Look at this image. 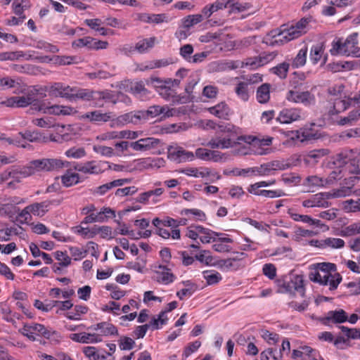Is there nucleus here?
<instances>
[{
	"label": "nucleus",
	"mask_w": 360,
	"mask_h": 360,
	"mask_svg": "<svg viewBox=\"0 0 360 360\" xmlns=\"http://www.w3.org/2000/svg\"><path fill=\"white\" fill-rule=\"evenodd\" d=\"M309 278L321 285L328 286L330 290L337 289L342 281V276L337 266L330 262H319L309 266Z\"/></svg>",
	"instance_id": "f257e3e1"
},
{
	"label": "nucleus",
	"mask_w": 360,
	"mask_h": 360,
	"mask_svg": "<svg viewBox=\"0 0 360 360\" xmlns=\"http://www.w3.org/2000/svg\"><path fill=\"white\" fill-rule=\"evenodd\" d=\"M219 132L221 135H217L212 138L207 146L211 148L228 149L233 148L238 143V134L240 133L239 128L231 124H226L225 125L219 126Z\"/></svg>",
	"instance_id": "f03ea898"
},
{
	"label": "nucleus",
	"mask_w": 360,
	"mask_h": 360,
	"mask_svg": "<svg viewBox=\"0 0 360 360\" xmlns=\"http://www.w3.org/2000/svg\"><path fill=\"white\" fill-rule=\"evenodd\" d=\"M311 20V17L303 18L290 27L284 28L279 32H275L272 35L274 40L270 42V44L272 45L283 44L301 37L307 32L309 23Z\"/></svg>",
	"instance_id": "7ed1b4c3"
},
{
	"label": "nucleus",
	"mask_w": 360,
	"mask_h": 360,
	"mask_svg": "<svg viewBox=\"0 0 360 360\" xmlns=\"http://www.w3.org/2000/svg\"><path fill=\"white\" fill-rule=\"evenodd\" d=\"M64 167V162L56 158H44L35 160L30 162L25 167L21 168L16 173L20 174L22 176H29L40 172H51Z\"/></svg>",
	"instance_id": "20e7f679"
},
{
	"label": "nucleus",
	"mask_w": 360,
	"mask_h": 360,
	"mask_svg": "<svg viewBox=\"0 0 360 360\" xmlns=\"http://www.w3.org/2000/svg\"><path fill=\"white\" fill-rule=\"evenodd\" d=\"M357 44L358 34L354 32L349 35L344 41L341 39H334L330 52L332 55H345L360 58V48Z\"/></svg>",
	"instance_id": "39448f33"
},
{
	"label": "nucleus",
	"mask_w": 360,
	"mask_h": 360,
	"mask_svg": "<svg viewBox=\"0 0 360 360\" xmlns=\"http://www.w3.org/2000/svg\"><path fill=\"white\" fill-rule=\"evenodd\" d=\"M238 143L247 142L251 144L252 155H264L270 153L268 147L272 144L273 138L271 136L261 137L252 135H241L238 136Z\"/></svg>",
	"instance_id": "423d86ee"
},
{
	"label": "nucleus",
	"mask_w": 360,
	"mask_h": 360,
	"mask_svg": "<svg viewBox=\"0 0 360 360\" xmlns=\"http://www.w3.org/2000/svg\"><path fill=\"white\" fill-rule=\"evenodd\" d=\"M70 101H76L77 100H82L89 101L91 100H108L110 98V94L108 91H93L86 89L72 88Z\"/></svg>",
	"instance_id": "0eeeda50"
},
{
	"label": "nucleus",
	"mask_w": 360,
	"mask_h": 360,
	"mask_svg": "<svg viewBox=\"0 0 360 360\" xmlns=\"http://www.w3.org/2000/svg\"><path fill=\"white\" fill-rule=\"evenodd\" d=\"M111 165L110 162L106 161H96L91 160L76 166L75 169L84 174H100L103 173L107 169H110Z\"/></svg>",
	"instance_id": "6e6552de"
},
{
	"label": "nucleus",
	"mask_w": 360,
	"mask_h": 360,
	"mask_svg": "<svg viewBox=\"0 0 360 360\" xmlns=\"http://www.w3.org/2000/svg\"><path fill=\"white\" fill-rule=\"evenodd\" d=\"M285 98L289 102L301 103L304 105L314 104L315 101L314 96L308 91H300L291 89L287 92Z\"/></svg>",
	"instance_id": "1a4fd4ad"
},
{
	"label": "nucleus",
	"mask_w": 360,
	"mask_h": 360,
	"mask_svg": "<svg viewBox=\"0 0 360 360\" xmlns=\"http://www.w3.org/2000/svg\"><path fill=\"white\" fill-rule=\"evenodd\" d=\"M194 155L197 158L206 162H223L227 160L226 154L205 148L196 149Z\"/></svg>",
	"instance_id": "9d476101"
},
{
	"label": "nucleus",
	"mask_w": 360,
	"mask_h": 360,
	"mask_svg": "<svg viewBox=\"0 0 360 360\" xmlns=\"http://www.w3.org/2000/svg\"><path fill=\"white\" fill-rule=\"evenodd\" d=\"M167 152L168 158L178 162L192 161L195 158L193 153L186 150L182 147L178 146H169Z\"/></svg>",
	"instance_id": "9b49d317"
},
{
	"label": "nucleus",
	"mask_w": 360,
	"mask_h": 360,
	"mask_svg": "<svg viewBox=\"0 0 360 360\" xmlns=\"http://www.w3.org/2000/svg\"><path fill=\"white\" fill-rule=\"evenodd\" d=\"M23 335L27 337L32 341L36 340V336L49 338L50 332L44 326L39 323L25 324L22 328Z\"/></svg>",
	"instance_id": "f8f14e48"
},
{
	"label": "nucleus",
	"mask_w": 360,
	"mask_h": 360,
	"mask_svg": "<svg viewBox=\"0 0 360 360\" xmlns=\"http://www.w3.org/2000/svg\"><path fill=\"white\" fill-rule=\"evenodd\" d=\"M160 115H164L165 117L173 115L172 110L167 106L152 105L147 110L139 111V116L142 117V120L154 118Z\"/></svg>",
	"instance_id": "ddd939ff"
},
{
	"label": "nucleus",
	"mask_w": 360,
	"mask_h": 360,
	"mask_svg": "<svg viewBox=\"0 0 360 360\" xmlns=\"http://www.w3.org/2000/svg\"><path fill=\"white\" fill-rule=\"evenodd\" d=\"M304 114L298 108L283 109L279 113L276 120L282 124H290L302 120Z\"/></svg>",
	"instance_id": "4468645a"
},
{
	"label": "nucleus",
	"mask_w": 360,
	"mask_h": 360,
	"mask_svg": "<svg viewBox=\"0 0 360 360\" xmlns=\"http://www.w3.org/2000/svg\"><path fill=\"white\" fill-rule=\"evenodd\" d=\"M160 143L158 139L147 137L130 143V147L135 151L143 152L157 148Z\"/></svg>",
	"instance_id": "2eb2a0df"
},
{
	"label": "nucleus",
	"mask_w": 360,
	"mask_h": 360,
	"mask_svg": "<svg viewBox=\"0 0 360 360\" xmlns=\"http://www.w3.org/2000/svg\"><path fill=\"white\" fill-rule=\"evenodd\" d=\"M81 119L88 120L95 124H102L112 122L113 114L111 112H103L101 110H94L82 115Z\"/></svg>",
	"instance_id": "dca6fc26"
},
{
	"label": "nucleus",
	"mask_w": 360,
	"mask_h": 360,
	"mask_svg": "<svg viewBox=\"0 0 360 360\" xmlns=\"http://www.w3.org/2000/svg\"><path fill=\"white\" fill-rule=\"evenodd\" d=\"M329 195L327 192L319 193L312 195L309 199L302 202V206L304 207H328L330 206L328 202Z\"/></svg>",
	"instance_id": "f3484780"
},
{
	"label": "nucleus",
	"mask_w": 360,
	"mask_h": 360,
	"mask_svg": "<svg viewBox=\"0 0 360 360\" xmlns=\"http://www.w3.org/2000/svg\"><path fill=\"white\" fill-rule=\"evenodd\" d=\"M287 135L290 136L292 139H297L301 142L315 140L321 137V134L318 131H315L311 128H304L299 131H289Z\"/></svg>",
	"instance_id": "a211bd4d"
},
{
	"label": "nucleus",
	"mask_w": 360,
	"mask_h": 360,
	"mask_svg": "<svg viewBox=\"0 0 360 360\" xmlns=\"http://www.w3.org/2000/svg\"><path fill=\"white\" fill-rule=\"evenodd\" d=\"M46 91L50 96L53 97L65 98L70 100L72 87L62 83L57 82L46 86Z\"/></svg>",
	"instance_id": "6ab92c4d"
},
{
	"label": "nucleus",
	"mask_w": 360,
	"mask_h": 360,
	"mask_svg": "<svg viewBox=\"0 0 360 360\" xmlns=\"http://www.w3.org/2000/svg\"><path fill=\"white\" fill-rule=\"evenodd\" d=\"M276 54L274 53H263L258 57L246 58L244 61V66L250 67V69H256L263 66L272 60Z\"/></svg>",
	"instance_id": "aec40b11"
},
{
	"label": "nucleus",
	"mask_w": 360,
	"mask_h": 360,
	"mask_svg": "<svg viewBox=\"0 0 360 360\" xmlns=\"http://www.w3.org/2000/svg\"><path fill=\"white\" fill-rule=\"evenodd\" d=\"M60 202V200H49L41 202H34L30 205L34 216L42 217L49 212L51 205H58Z\"/></svg>",
	"instance_id": "412c9836"
},
{
	"label": "nucleus",
	"mask_w": 360,
	"mask_h": 360,
	"mask_svg": "<svg viewBox=\"0 0 360 360\" xmlns=\"http://www.w3.org/2000/svg\"><path fill=\"white\" fill-rule=\"evenodd\" d=\"M142 120V117L139 116V111L136 112H128L122 115L115 119L112 120L110 127L111 128L120 127L128 123H136L138 120Z\"/></svg>",
	"instance_id": "4be33fe9"
},
{
	"label": "nucleus",
	"mask_w": 360,
	"mask_h": 360,
	"mask_svg": "<svg viewBox=\"0 0 360 360\" xmlns=\"http://www.w3.org/2000/svg\"><path fill=\"white\" fill-rule=\"evenodd\" d=\"M69 338L74 342L83 344L98 343L102 341V338L96 333H71Z\"/></svg>",
	"instance_id": "5701e85b"
},
{
	"label": "nucleus",
	"mask_w": 360,
	"mask_h": 360,
	"mask_svg": "<svg viewBox=\"0 0 360 360\" xmlns=\"http://www.w3.org/2000/svg\"><path fill=\"white\" fill-rule=\"evenodd\" d=\"M219 236H217L212 243V248L218 252H229L231 250V247L229 243L233 242V240L226 237L225 234L219 233Z\"/></svg>",
	"instance_id": "b1692460"
},
{
	"label": "nucleus",
	"mask_w": 360,
	"mask_h": 360,
	"mask_svg": "<svg viewBox=\"0 0 360 360\" xmlns=\"http://www.w3.org/2000/svg\"><path fill=\"white\" fill-rule=\"evenodd\" d=\"M285 292H295L300 294L301 297L304 296L305 290L304 288V280L302 276L296 275L293 276L290 282L283 285Z\"/></svg>",
	"instance_id": "393cba45"
},
{
	"label": "nucleus",
	"mask_w": 360,
	"mask_h": 360,
	"mask_svg": "<svg viewBox=\"0 0 360 360\" xmlns=\"http://www.w3.org/2000/svg\"><path fill=\"white\" fill-rule=\"evenodd\" d=\"M324 48L321 43H318L313 45L310 49L309 60L313 65H316L319 63L325 64L326 62V56H323Z\"/></svg>",
	"instance_id": "a878e982"
},
{
	"label": "nucleus",
	"mask_w": 360,
	"mask_h": 360,
	"mask_svg": "<svg viewBox=\"0 0 360 360\" xmlns=\"http://www.w3.org/2000/svg\"><path fill=\"white\" fill-rule=\"evenodd\" d=\"M285 169L286 165L276 160L262 165L259 167L257 168V172L260 175H271L274 171L284 170Z\"/></svg>",
	"instance_id": "bb28decb"
},
{
	"label": "nucleus",
	"mask_w": 360,
	"mask_h": 360,
	"mask_svg": "<svg viewBox=\"0 0 360 360\" xmlns=\"http://www.w3.org/2000/svg\"><path fill=\"white\" fill-rule=\"evenodd\" d=\"M342 158H338L335 164L338 165V167L333 169L328 176L326 179L327 184H332L337 180L341 179L347 172V170L345 169V164L342 163Z\"/></svg>",
	"instance_id": "cd10ccee"
},
{
	"label": "nucleus",
	"mask_w": 360,
	"mask_h": 360,
	"mask_svg": "<svg viewBox=\"0 0 360 360\" xmlns=\"http://www.w3.org/2000/svg\"><path fill=\"white\" fill-rule=\"evenodd\" d=\"M89 329L98 331L96 333L100 335V338H102V336H108L117 333L116 328L112 324L107 322L97 323L89 327Z\"/></svg>",
	"instance_id": "c85d7f7f"
},
{
	"label": "nucleus",
	"mask_w": 360,
	"mask_h": 360,
	"mask_svg": "<svg viewBox=\"0 0 360 360\" xmlns=\"http://www.w3.org/2000/svg\"><path fill=\"white\" fill-rule=\"evenodd\" d=\"M356 179V177H350L349 181L350 182L348 183L347 186H343L340 188L333 190L328 193V195H329V199L332 198H343L347 195H349L352 192V188L354 185V181Z\"/></svg>",
	"instance_id": "c756f323"
},
{
	"label": "nucleus",
	"mask_w": 360,
	"mask_h": 360,
	"mask_svg": "<svg viewBox=\"0 0 360 360\" xmlns=\"http://www.w3.org/2000/svg\"><path fill=\"white\" fill-rule=\"evenodd\" d=\"M352 101H354V102L356 103V102L354 100V97L353 98H349L345 96L343 98H335L333 102V109L330 110V112L331 114H338L345 111L351 105Z\"/></svg>",
	"instance_id": "7c9ffc66"
},
{
	"label": "nucleus",
	"mask_w": 360,
	"mask_h": 360,
	"mask_svg": "<svg viewBox=\"0 0 360 360\" xmlns=\"http://www.w3.org/2000/svg\"><path fill=\"white\" fill-rule=\"evenodd\" d=\"M360 122V108L351 110L347 116L341 117L338 121L340 125L352 126Z\"/></svg>",
	"instance_id": "2f4dec72"
},
{
	"label": "nucleus",
	"mask_w": 360,
	"mask_h": 360,
	"mask_svg": "<svg viewBox=\"0 0 360 360\" xmlns=\"http://www.w3.org/2000/svg\"><path fill=\"white\" fill-rule=\"evenodd\" d=\"M342 163L345 164V169L347 170L348 173L360 174V153L350 160L344 158Z\"/></svg>",
	"instance_id": "473e14b6"
},
{
	"label": "nucleus",
	"mask_w": 360,
	"mask_h": 360,
	"mask_svg": "<svg viewBox=\"0 0 360 360\" xmlns=\"http://www.w3.org/2000/svg\"><path fill=\"white\" fill-rule=\"evenodd\" d=\"M156 272L158 274V281L163 284L172 283L175 279V276L170 272V270L165 266L159 265Z\"/></svg>",
	"instance_id": "72a5a7b5"
},
{
	"label": "nucleus",
	"mask_w": 360,
	"mask_h": 360,
	"mask_svg": "<svg viewBox=\"0 0 360 360\" xmlns=\"http://www.w3.org/2000/svg\"><path fill=\"white\" fill-rule=\"evenodd\" d=\"M208 111L212 115L222 119H226L230 114V109L224 102H221L215 106L209 108Z\"/></svg>",
	"instance_id": "f704fd0d"
},
{
	"label": "nucleus",
	"mask_w": 360,
	"mask_h": 360,
	"mask_svg": "<svg viewBox=\"0 0 360 360\" xmlns=\"http://www.w3.org/2000/svg\"><path fill=\"white\" fill-rule=\"evenodd\" d=\"M225 8L226 6L224 4V0H217L214 3L205 6L202 9V15L205 18H208L212 13Z\"/></svg>",
	"instance_id": "c9c22d12"
},
{
	"label": "nucleus",
	"mask_w": 360,
	"mask_h": 360,
	"mask_svg": "<svg viewBox=\"0 0 360 360\" xmlns=\"http://www.w3.org/2000/svg\"><path fill=\"white\" fill-rule=\"evenodd\" d=\"M308 49L307 46L302 47L295 57L292 59L291 65L293 68H299L306 64Z\"/></svg>",
	"instance_id": "e433bc0d"
},
{
	"label": "nucleus",
	"mask_w": 360,
	"mask_h": 360,
	"mask_svg": "<svg viewBox=\"0 0 360 360\" xmlns=\"http://www.w3.org/2000/svg\"><path fill=\"white\" fill-rule=\"evenodd\" d=\"M27 60H29L31 57V55L27 54L22 51H6L0 53V61H6V60H18L21 58H24L25 56Z\"/></svg>",
	"instance_id": "4c0bfd02"
},
{
	"label": "nucleus",
	"mask_w": 360,
	"mask_h": 360,
	"mask_svg": "<svg viewBox=\"0 0 360 360\" xmlns=\"http://www.w3.org/2000/svg\"><path fill=\"white\" fill-rule=\"evenodd\" d=\"M250 83L248 81L239 82L236 87L235 92L238 97L243 101H247L250 97V90L248 89Z\"/></svg>",
	"instance_id": "58836bf2"
},
{
	"label": "nucleus",
	"mask_w": 360,
	"mask_h": 360,
	"mask_svg": "<svg viewBox=\"0 0 360 360\" xmlns=\"http://www.w3.org/2000/svg\"><path fill=\"white\" fill-rule=\"evenodd\" d=\"M199 238L202 243H212L217 236H219V233L214 232L209 229L200 226L198 229Z\"/></svg>",
	"instance_id": "ea45409f"
},
{
	"label": "nucleus",
	"mask_w": 360,
	"mask_h": 360,
	"mask_svg": "<svg viewBox=\"0 0 360 360\" xmlns=\"http://www.w3.org/2000/svg\"><path fill=\"white\" fill-rule=\"evenodd\" d=\"M75 233L81 236L85 239L93 238L96 236V225L91 227H84L82 226H77L73 228Z\"/></svg>",
	"instance_id": "a19ab883"
},
{
	"label": "nucleus",
	"mask_w": 360,
	"mask_h": 360,
	"mask_svg": "<svg viewBox=\"0 0 360 360\" xmlns=\"http://www.w3.org/2000/svg\"><path fill=\"white\" fill-rule=\"evenodd\" d=\"M203 278L206 281L209 285H214L219 283L222 276L221 274L214 270H207L202 272Z\"/></svg>",
	"instance_id": "79ce46f5"
},
{
	"label": "nucleus",
	"mask_w": 360,
	"mask_h": 360,
	"mask_svg": "<svg viewBox=\"0 0 360 360\" xmlns=\"http://www.w3.org/2000/svg\"><path fill=\"white\" fill-rule=\"evenodd\" d=\"M156 42L155 37L143 39L136 43L135 49L141 53L147 52L150 49L154 46Z\"/></svg>",
	"instance_id": "37998d69"
},
{
	"label": "nucleus",
	"mask_w": 360,
	"mask_h": 360,
	"mask_svg": "<svg viewBox=\"0 0 360 360\" xmlns=\"http://www.w3.org/2000/svg\"><path fill=\"white\" fill-rule=\"evenodd\" d=\"M270 98V85L263 84L257 91V99L261 103H266Z\"/></svg>",
	"instance_id": "c03bdc74"
},
{
	"label": "nucleus",
	"mask_w": 360,
	"mask_h": 360,
	"mask_svg": "<svg viewBox=\"0 0 360 360\" xmlns=\"http://www.w3.org/2000/svg\"><path fill=\"white\" fill-rule=\"evenodd\" d=\"M345 246V241L341 238H326L323 240L322 247L323 249L331 248L339 249Z\"/></svg>",
	"instance_id": "a18cd8bd"
},
{
	"label": "nucleus",
	"mask_w": 360,
	"mask_h": 360,
	"mask_svg": "<svg viewBox=\"0 0 360 360\" xmlns=\"http://www.w3.org/2000/svg\"><path fill=\"white\" fill-rule=\"evenodd\" d=\"M203 20L202 14L189 15L181 20L184 27L189 29L191 27L200 23Z\"/></svg>",
	"instance_id": "49530a36"
},
{
	"label": "nucleus",
	"mask_w": 360,
	"mask_h": 360,
	"mask_svg": "<svg viewBox=\"0 0 360 360\" xmlns=\"http://www.w3.org/2000/svg\"><path fill=\"white\" fill-rule=\"evenodd\" d=\"M326 319L334 323H343L347 320L346 312L342 310L330 311L328 313Z\"/></svg>",
	"instance_id": "de8ad7c7"
},
{
	"label": "nucleus",
	"mask_w": 360,
	"mask_h": 360,
	"mask_svg": "<svg viewBox=\"0 0 360 360\" xmlns=\"http://www.w3.org/2000/svg\"><path fill=\"white\" fill-rule=\"evenodd\" d=\"M20 84V79L11 77H4L0 78V91H5L11 88L16 87Z\"/></svg>",
	"instance_id": "09e8293b"
},
{
	"label": "nucleus",
	"mask_w": 360,
	"mask_h": 360,
	"mask_svg": "<svg viewBox=\"0 0 360 360\" xmlns=\"http://www.w3.org/2000/svg\"><path fill=\"white\" fill-rule=\"evenodd\" d=\"M97 235L105 240L112 239L115 236L112 228L109 226L96 225V236Z\"/></svg>",
	"instance_id": "8fccbe9b"
},
{
	"label": "nucleus",
	"mask_w": 360,
	"mask_h": 360,
	"mask_svg": "<svg viewBox=\"0 0 360 360\" xmlns=\"http://www.w3.org/2000/svg\"><path fill=\"white\" fill-rule=\"evenodd\" d=\"M342 209L346 212H356L360 211V199L347 200L342 203Z\"/></svg>",
	"instance_id": "3c124183"
},
{
	"label": "nucleus",
	"mask_w": 360,
	"mask_h": 360,
	"mask_svg": "<svg viewBox=\"0 0 360 360\" xmlns=\"http://www.w3.org/2000/svg\"><path fill=\"white\" fill-rule=\"evenodd\" d=\"M181 215H192L191 219L197 221H205L206 219L205 214L198 209H184L181 212Z\"/></svg>",
	"instance_id": "603ef678"
},
{
	"label": "nucleus",
	"mask_w": 360,
	"mask_h": 360,
	"mask_svg": "<svg viewBox=\"0 0 360 360\" xmlns=\"http://www.w3.org/2000/svg\"><path fill=\"white\" fill-rule=\"evenodd\" d=\"M15 98L17 108L27 107L35 101L34 95L31 94H28L22 96H15Z\"/></svg>",
	"instance_id": "864d4df0"
},
{
	"label": "nucleus",
	"mask_w": 360,
	"mask_h": 360,
	"mask_svg": "<svg viewBox=\"0 0 360 360\" xmlns=\"http://www.w3.org/2000/svg\"><path fill=\"white\" fill-rule=\"evenodd\" d=\"M186 288L181 289L176 292V296L180 299L183 300L185 297H190L195 290V286L194 284L187 281L184 283Z\"/></svg>",
	"instance_id": "5fc2aeb1"
},
{
	"label": "nucleus",
	"mask_w": 360,
	"mask_h": 360,
	"mask_svg": "<svg viewBox=\"0 0 360 360\" xmlns=\"http://www.w3.org/2000/svg\"><path fill=\"white\" fill-rule=\"evenodd\" d=\"M88 308L86 306L77 305L74 309V311L68 312L65 316L71 320H79L81 316L87 312Z\"/></svg>",
	"instance_id": "6e6d98bb"
},
{
	"label": "nucleus",
	"mask_w": 360,
	"mask_h": 360,
	"mask_svg": "<svg viewBox=\"0 0 360 360\" xmlns=\"http://www.w3.org/2000/svg\"><path fill=\"white\" fill-rule=\"evenodd\" d=\"M79 174L75 172H67L62 176V183L67 187L75 185L79 183Z\"/></svg>",
	"instance_id": "4d7b16f0"
},
{
	"label": "nucleus",
	"mask_w": 360,
	"mask_h": 360,
	"mask_svg": "<svg viewBox=\"0 0 360 360\" xmlns=\"http://www.w3.org/2000/svg\"><path fill=\"white\" fill-rule=\"evenodd\" d=\"M167 321V317L165 315V311H161L158 317L153 318L148 325L153 330H156L160 328L161 326L166 324Z\"/></svg>",
	"instance_id": "13d9d810"
},
{
	"label": "nucleus",
	"mask_w": 360,
	"mask_h": 360,
	"mask_svg": "<svg viewBox=\"0 0 360 360\" xmlns=\"http://www.w3.org/2000/svg\"><path fill=\"white\" fill-rule=\"evenodd\" d=\"M38 110L41 111L44 114L60 115H61V105H53L47 106L44 103L41 104L39 106Z\"/></svg>",
	"instance_id": "bf43d9fd"
},
{
	"label": "nucleus",
	"mask_w": 360,
	"mask_h": 360,
	"mask_svg": "<svg viewBox=\"0 0 360 360\" xmlns=\"http://www.w3.org/2000/svg\"><path fill=\"white\" fill-rule=\"evenodd\" d=\"M234 148V154L238 155H252L251 144L241 141L240 144H236Z\"/></svg>",
	"instance_id": "052dcab7"
},
{
	"label": "nucleus",
	"mask_w": 360,
	"mask_h": 360,
	"mask_svg": "<svg viewBox=\"0 0 360 360\" xmlns=\"http://www.w3.org/2000/svg\"><path fill=\"white\" fill-rule=\"evenodd\" d=\"M289 63L286 62L281 63L278 64L277 66L271 68V72L278 75L280 78L284 79L286 77L288 70H289Z\"/></svg>",
	"instance_id": "680f3d73"
},
{
	"label": "nucleus",
	"mask_w": 360,
	"mask_h": 360,
	"mask_svg": "<svg viewBox=\"0 0 360 360\" xmlns=\"http://www.w3.org/2000/svg\"><path fill=\"white\" fill-rule=\"evenodd\" d=\"M304 185L307 186H324L327 185V182L326 179L317 176H310L306 178Z\"/></svg>",
	"instance_id": "e2e57ef3"
},
{
	"label": "nucleus",
	"mask_w": 360,
	"mask_h": 360,
	"mask_svg": "<svg viewBox=\"0 0 360 360\" xmlns=\"http://www.w3.org/2000/svg\"><path fill=\"white\" fill-rule=\"evenodd\" d=\"M260 335L269 345H275L279 340L278 334L271 333L267 330H262L260 331Z\"/></svg>",
	"instance_id": "0e129e2a"
},
{
	"label": "nucleus",
	"mask_w": 360,
	"mask_h": 360,
	"mask_svg": "<svg viewBox=\"0 0 360 360\" xmlns=\"http://www.w3.org/2000/svg\"><path fill=\"white\" fill-rule=\"evenodd\" d=\"M357 234H360V222L347 226L341 232L342 236H352Z\"/></svg>",
	"instance_id": "69168bd1"
},
{
	"label": "nucleus",
	"mask_w": 360,
	"mask_h": 360,
	"mask_svg": "<svg viewBox=\"0 0 360 360\" xmlns=\"http://www.w3.org/2000/svg\"><path fill=\"white\" fill-rule=\"evenodd\" d=\"M93 150L102 156L108 158L115 155L113 148L106 146L94 145L93 146Z\"/></svg>",
	"instance_id": "338daca9"
},
{
	"label": "nucleus",
	"mask_w": 360,
	"mask_h": 360,
	"mask_svg": "<svg viewBox=\"0 0 360 360\" xmlns=\"http://www.w3.org/2000/svg\"><path fill=\"white\" fill-rule=\"evenodd\" d=\"M65 154L68 158L79 159L86 155V151L84 148L73 147L67 150Z\"/></svg>",
	"instance_id": "774afa93"
}]
</instances>
